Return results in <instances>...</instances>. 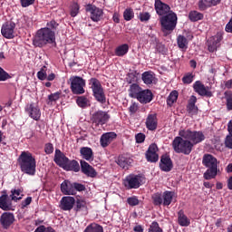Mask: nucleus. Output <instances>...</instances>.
<instances>
[{"instance_id":"obj_28","label":"nucleus","mask_w":232,"mask_h":232,"mask_svg":"<svg viewBox=\"0 0 232 232\" xmlns=\"http://www.w3.org/2000/svg\"><path fill=\"white\" fill-rule=\"evenodd\" d=\"M221 1L222 0H199L198 3V10L204 12L208 10V8L218 6V5H220Z\"/></svg>"},{"instance_id":"obj_25","label":"nucleus","mask_w":232,"mask_h":232,"mask_svg":"<svg viewBox=\"0 0 232 232\" xmlns=\"http://www.w3.org/2000/svg\"><path fill=\"white\" fill-rule=\"evenodd\" d=\"M116 164H118V166L122 169H130V166L133 164V159H131L128 154H122L117 158Z\"/></svg>"},{"instance_id":"obj_44","label":"nucleus","mask_w":232,"mask_h":232,"mask_svg":"<svg viewBox=\"0 0 232 232\" xmlns=\"http://www.w3.org/2000/svg\"><path fill=\"white\" fill-rule=\"evenodd\" d=\"M224 97L227 101V103H226L227 110V111H232V91H226L224 92Z\"/></svg>"},{"instance_id":"obj_47","label":"nucleus","mask_w":232,"mask_h":232,"mask_svg":"<svg viewBox=\"0 0 232 232\" xmlns=\"http://www.w3.org/2000/svg\"><path fill=\"white\" fill-rule=\"evenodd\" d=\"M21 193H23V191H21V189H19V188L12 189L10 198H12V200H14V202H17L18 200H21L23 198V197H19V195H21Z\"/></svg>"},{"instance_id":"obj_54","label":"nucleus","mask_w":232,"mask_h":232,"mask_svg":"<svg viewBox=\"0 0 232 232\" xmlns=\"http://www.w3.org/2000/svg\"><path fill=\"white\" fill-rule=\"evenodd\" d=\"M148 232H162V228H160V226H159L157 221H154L150 226Z\"/></svg>"},{"instance_id":"obj_41","label":"nucleus","mask_w":232,"mask_h":232,"mask_svg":"<svg viewBox=\"0 0 232 232\" xmlns=\"http://www.w3.org/2000/svg\"><path fill=\"white\" fill-rule=\"evenodd\" d=\"M76 103L79 106V108H83V109L91 106L90 100H88V98H86L85 96H79L76 99Z\"/></svg>"},{"instance_id":"obj_63","label":"nucleus","mask_w":232,"mask_h":232,"mask_svg":"<svg viewBox=\"0 0 232 232\" xmlns=\"http://www.w3.org/2000/svg\"><path fill=\"white\" fill-rule=\"evenodd\" d=\"M32 204V197H27L23 202V208H26V206H30Z\"/></svg>"},{"instance_id":"obj_48","label":"nucleus","mask_w":232,"mask_h":232,"mask_svg":"<svg viewBox=\"0 0 232 232\" xmlns=\"http://www.w3.org/2000/svg\"><path fill=\"white\" fill-rule=\"evenodd\" d=\"M135 17V12L131 8H127L123 12V18L125 21H131Z\"/></svg>"},{"instance_id":"obj_27","label":"nucleus","mask_w":232,"mask_h":232,"mask_svg":"<svg viewBox=\"0 0 232 232\" xmlns=\"http://www.w3.org/2000/svg\"><path fill=\"white\" fill-rule=\"evenodd\" d=\"M69 160L70 159H68V157H66V155H64L61 150L56 149L53 161L55 164H57V166L63 169Z\"/></svg>"},{"instance_id":"obj_15","label":"nucleus","mask_w":232,"mask_h":232,"mask_svg":"<svg viewBox=\"0 0 232 232\" xmlns=\"http://www.w3.org/2000/svg\"><path fill=\"white\" fill-rule=\"evenodd\" d=\"M154 9L156 11V14L160 17H163L164 15H168V14H169V12H173L171 10V7L169 6V5L162 2V0H155Z\"/></svg>"},{"instance_id":"obj_16","label":"nucleus","mask_w":232,"mask_h":232,"mask_svg":"<svg viewBox=\"0 0 232 232\" xmlns=\"http://www.w3.org/2000/svg\"><path fill=\"white\" fill-rule=\"evenodd\" d=\"M14 222H15V215L12 212L5 211L0 216V224L3 229H10Z\"/></svg>"},{"instance_id":"obj_36","label":"nucleus","mask_w":232,"mask_h":232,"mask_svg":"<svg viewBox=\"0 0 232 232\" xmlns=\"http://www.w3.org/2000/svg\"><path fill=\"white\" fill-rule=\"evenodd\" d=\"M141 81H143L144 84L147 86L153 84V82H155V73L151 71L144 72L141 74Z\"/></svg>"},{"instance_id":"obj_51","label":"nucleus","mask_w":232,"mask_h":232,"mask_svg":"<svg viewBox=\"0 0 232 232\" xmlns=\"http://www.w3.org/2000/svg\"><path fill=\"white\" fill-rule=\"evenodd\" d=\"M79 10H81V6L79 5V4L73 2L71 5V17H77Z\"/></svg>"},{"instance_id":"obj_49","label":"nucleus","mask_w":232,"mask_h":232,"mask_svg":"<svg viewBox=\"0 0 232 232\" xmlns=\"http://www.w3.org/2000/svg\"><path fill=\"white\" fill-rule=\"evenodd\" d=\"M195 79V74L193 72H187L183 77H182V82L183 84H191Z\"/></svg>"},{"instance_id":"obj_10","label":"nucleus","mask_w":232,"mask_h":232,"mask_svg":"<svg viewBox=\"0 0 232 232\" xmlns=\"http://www.w3.org/2000/svg\"><path fill=\"white\" fill-rule=\"evenodd\" d=\"M71 82V91L74 95H82L86 91V80L80 76H71L69 79Z\"/></svg>"},{"instance_id":"obj_31","label":"nucleus","mask_w":232,"mask_h":232,"mask_svg":"<svg viewBox=\"0 0 232 232\" xmlns=\"http://www.w3.org/2000/svg\"><path fill=\"white\" fill-rule=\"evenodd\" d=\"M80 154L84 160H87V162H92L94 159L93 150L90 147H82L80 149Z\"/></svg>"},{"instance_id":"obj_60","label":"nucleus","mask_w":232,"mask_h":232,"mask_svg":"<svg viewBox=\"0 0 232 232\" xmlns=\"http://www.w3.org/2000/svg\"><path fill=\"white\" fill-rule=\"evenodd\" d=\"M135 139H136V142L138 144H142V142H144V140H146V135L144 133H138L135 136Z\"/></svg>"},{"instance_id":"obj_32","label":"nucleus","mask_w":232,"mask_h":232,"mask_svg":"<svg viewBox=\"0 0 232 232\" xmlns=\"http://www.w3.org/2000/svg\"><path fill=\"white\" fill-rule=\"evenodd\" d=\"M65 171H74V173H79L81 171V165H79V161L75 160H68V162L63 168Z\"/></svg>"},{"instance_id":"obj_9","label":"nucleus","mask_w":232,"mask_h":232,"mask_svg":"<svg viewBox=\"0 0 232 232\" xmlns=\"http://www.w3.org/2000/svg\"><path fill=\"white\" fill-rule=\"evenodd\" d=\"M175 197V192L173 191H164L163 193H154L152 195V202L154 206H170L171 202H173V198Z\"/></svg>"},{"instance_id":"obj_39","label":"nucleus","mask_w":232,"mask_h":232,"mask_svg":"<svg viewBox=\"0 0 232 232\" xmlns=\"http://www.w3.org/2000/svg\"><path fill=\"white\" fill-rule=\"evenodd\" d=\"M177 44L179 50H188V45L189 44V42L188 41V38L182 34H179L177 37Z\"/></svg>"},{"instance_id":"obj_37","label":"nucleus","mask_w":232,"mask_h":232,"mask_svg":"<svg viewBox=\"0 0 232 232\" xmlns=\"http://www.w3.org/2000/svg\"><path fill=\"white\" fill-rule=\"evenodd\" d=\"M178 223L182 227H188V226H189V224H191V221H189V218H188V216H186L184 214V211L180 210L178 213Z\"/></svg>"},{"instance_id":"obj_2","label":"nucleus","mask_w":232,"mask_h":232,"mask_svg":"<svg viewBox=\"0 0 232 232\" xmlns=\"http://www.w3.org/2000/svg\"><path fill=\"white\" fill-rule=\"evenodd\" d=\"M17 162L22 173L31 177L35 175L37 161L30 151H22L17 159Z\"/></svg>"},{"instance_id":"obj_53","label":"nucleus","mask_w":232,"mask_h":232,"mask_svg":"<svg viewBox=\"0 0 232 232\" xmlns=\"http://www.w3.org/2000/svg\"><path fill=\"white\" fill-rule=\"evenodd\" d=\"M8 79H12V76L3 67H0V82L8 81Z\"/></svg>"},{"instance_id":"obj_34","label":"nucleus","mask_w":232,"mask_h":232,"mask_svg":"<svg viewBox=\"0 0 232 232\" xmlns=\"http://www.w3.org/2000/svg\"><path fill=\"white\" fill-rule=\"evenodd\" d=\"M142 90V87L138 83H132L129 88V96L131 97V99H137L139 95H140Z\"/></svg>"},{"instance_id":"obj_11","label":"nucleus","mask_w":232,"mask_h":232,"mask_svg":"<svg viewBox=\"0 0 232 232\" xmlns=\"http://www.w3.org/2000/svg\"><path fill=\"white\" fill-rule=\"evenodd\" d=\"M85 12L90 14V19L93 23H99L104 19V11L95 5L88 4L85 6Z\"/></svg>"},{"instance_id":"obj_12","label":"nucleus","mask_w":232,"mask_h":232,"mask_svg":"<svg viewBox=\"0 0 232 232\" xmlns=\"http://www.w3.org/2000/svg\"><path fill=\"white\" fill-rule=\"evenodd\" d=\"M92 126H103L110 121V114L103 111H98L94 112L91 118Z\"/></svg>"},{"instance_id":"obj_6","label":"nucleus","mask_w":232,"mask_h":232,"mask_svg":"<svg viewBox=\"0 0 232 232\" xmlns=\"http://www.w3.org/2000/svg\"><path fill=\"white\" fill-rule=\"evenodd\" d=\"M89 86L92 89L94 99L98 102H101V104H105L106 93H104V88L102 87L101 81L97 78H91L89 80Z\"/></svg>"},{"instance_id":"obj_8","label":"nucleus","mask_w":232,"mask_h":232,"mask_svg":"<svg viewBox=\"0 0 232 232\" xmlns=\"http://www.w3.org/2000/svg\"><path fill=\"white\" fill-rule=\"evenodd\" d=\"M146 182V177L142 174H130L123 179V186L126 189H139Z\"/></svg>"},{"instance_id":"obj_45","label":"nucleus","mask_w":232,"mask_h":232,"mask_svg":"<svg viewBox=\"0 0 232 232\" xmlns=\"http://www.w3.org/2000/svg\"><path fill=\"white\" fill-rule=\"evenodd\" d=\"M62 92H56L54 93H51L48 95V102L47 104H53V102H57L59 99H61Z\"/></svg>"},{"instance_id":"obj_7","label":"nucleus","mask_w":232,"mask_h":232,"mask_svg":"<svg viewBox=\"0 0 232 232\" xmlns=\"http://www.w3.org/2000/svg\"><path fill=\"white\" fill-rule=\"evenodd\" d=\"M179 137H182L183 139H187L191 141L193 147L197 144H200V142H203V140H206V136L204 135V132L200 130H191L189 129L180 130L179 131Z\"/></svg>"},{"instance_id":"obj_1","label":"nucleus","mask_w":232,"mask_h":232,"mask_svg":"<svg viewBox=\"0 0 232 232\" xmlns=\"http://www.w3.org/2000/svg\"><path fill=\"white\" fill-rule=\"evenodd\" d=\"M46 44H57L55 42V31L50 28H41L33 37V45L35 48H44Z\"/></svg>"},{"instance_id":"obj_46","label":"nucleus","mask_w":232,"mask_h":232,"mask_svg":"<svg viewBox=\"0 0 232 232\" xmlns=\"http://www.w3.org/2000/svg\"><path fill=\"white\" fill-rule=\"evenodd\" d=\"M84 209H86V201H84V199H77L74 211H76V213H79V211H84Z\"/></svg>"},{"instance_id":"obj_19","label":"nucleus","mask_w":232,"mask_h":232,"mask_svg":"<svg viewBox=\"0 0 232 232\" xmlns=\"http://www.w3.org/2000/svg\"><path fill=\"white\" fill-rule=\"evenodd\" d=\"M15 30V23L6 22L2 25L1 34L5 39H14L15 35L14 31Z\"/></svg>"},{"instance_id":"obj_13","label":"nucleus","mask_w":232,"mask_h":232,"mask_svg":"<svg viewBox=\"0 0 232 232\" xmlns=\"http://www.w3.org/2000/svg\"><path fill=\"white\" fill-rule=\"evenodd\" d=\"M2 193V196H0V209H3V211H15V208L12 204L14 199L6 194V190H4Z\"/></svg>"},{"instance_id":"obj_23","label":"nucleus","mask_w":232,"mask_h":232,"mask_svg":"<svg viewBox=\"0 0 232 232\" xmlns=\"http://www.w3.org/2000/svg\"><path fill=\"white\" fill-rule=\"evenodd\" d=\"M153 92L150 89H143L136 98L140 104H150L154 99Z\"/></svg>"},{"instance_id":"obj_17","label":"nucleus","mask_w":232,"mask_h":232,"mask_svg":"<svg viewBox=\"0 0 232 232\" xmlns=\"http://www.w3.org/2000/svg\"><path fill=\"white\" fill-rule=\"evenodd\" d=\"M222 39H224V37L221 33H218L216 35L210 37L208 40V52L211 53H213V52H217V49L220 46V43H222Z\"/></svg>"},{"instance_id":"obj_29","label":"nucleus","mask_w":232,"mask_h":232,"mask_svg":"<svg viewBox=\"0 0 232 232\" xmlns=\"http://www.w3.org/2000/svg\"><path fill=\"white\" fill-rule=\"evenodd\" d=\"M146 128L150 131H155L159 126V120L157 119V114H149L146 119Z\"/></svg>"},{"instance_id":"obj_21","label":"nucleus","mask_w":232,"mask_h":232,"mask_svg":"<svg viewBox=\"0 0 232 232\" xmlns=\"http://www.w3.org/2000/svg\"><path fill=\"white\" fill-rule=\"evenodd\" d=\"M157 151H159V147L156 143H152L149 146L145 154L148 162H159V154Z\"/></svg>"},{"instance_id":"obj_18","label":"nucleus","mask_w":232,"mask_h":232,"mask_svg":"<svg viewBox=\"0 0 232 232\" xmlns=\"http://www.w3.org/2000/svg\"><path fill=\"white\" fill-rule=\"evenodd\" d=\"M193 89L196 93H198L201 97H213V92L210 91L209 87H205L200 81H197L193 84Z\"/></svg>"},{"instance_id":"obj_59","label":"nucleus","mask_w":232,"mask_h":232,"mask_svg":"<svg viewBox=\"0 0 232 232\" xmlns=\"http://www.w3.org/2000/svg\"><path fill=\"white\" fill-rule=\"evenodd\" d=\"M225 146L228 150H232V134H228L225 139Z\"/></svg>"},{"instance_id":"obj_35","label":"nucleus","mask_w":232,"mask_h":232,"mask_svg":"<svg viewBox=\"0 0 232 232\" xmlns=\"http://www.w3.org/2000/svg\"><path fill=\"white\" fill-rule=\"evenodd\" d=\"M149 37H151V39H154V41L156 43V52H158V53H161V55L168 54V49H167L166 45L164 44L159 42V40L157 39V36H155V34H149Z\"/></svg>"},{"instance_id":"obj_52","label":"nucleus","mask_w":232,"mask_h":232,"mask_svg":"<svg viewBox=\"0 0 232 232\" xmlns=\"http://www.w3.org/2000/svg\"><path fill=\"white\" fill-rule=\"evenodd\" d=\"M127 203L129 204V206L135 207L139 206L140 201L139 200V198H137V196H132L127 198Z\"/></svg>"},{"instance_id":"obj_61","label":"nucleus","mask_w":232,"mask_h":232,"mask_svg":"<svg viewBox=\"0 0 232 232\" xmlns=\"http://www.w3.org/2000/svg\"><path fill=\"white\" fill-rule=\"evenodd\" d=\"M34 3H35V0H21V5L23 8H26L31 5H34Z\"/></svg>"},{"instance_id":"obj_20","label":"nucleus","mask_w":232,"mask_h":232,"mask_svg":"<svg viewBox=\"0 0 232 232\" xmlns=\"http://www.w3.org/2000/svg\"><path fill=\"white\" fill-rule=\"evenodd\" d=\"M160 169L161 171H165V173H169V171L173 169V160H171V158L169 157V155L163 154L160 157Z\"/></svg>"},{"instance_id":"obj_58","label":"nucleus","mask_w":232,"mask_h":232,"mask_svg":"<svg viewBox=\"0 0 232 232\" xmlns=\"http://www.w3.org/2000/svg\"><path fill=\"white\" fill-rule=\"evenodd\" d=\"M44 152L46 155H52V153H53V144L46 143L44 145Z\"/></svg>"},{"instance_id":"obj_43","label":"nucleus","mask_w":232,"mask_h":232,"mask_svg":"<svg viewBox=\"0 0 232 232\" xmlns=\"http://www.w3.org/2000/svg\"><path fill=\"white\" fill-rule=\"evenodd\" d=\"M177 99H179V92L172 91L167 98L168 106H173L177 102Z\"/></svg>"},{"instance_id":"obj_57","label":"nucleus","mask_w":232,"mask_h":232,"mask_svg":"<svg viewBox=\"0 0 232 232\" xmlns=\"http://www.w3.org/2000/svg\"><path fill=\"white\" fill-rule=\"evenodd\" d=\"M46 26L47 27L44 28H49V30H53V32H55V30H57V26H59V24H57L55 20H52L49 23H47Z\"/></svg>"},{"instance_id":"obj_30","label":"nucleus","mask_w":232,"mask_h":232,"mask_svg":"<svg viewBox=\"0 0 232 232\" xmlns=\"http://www.w3.org/2000/svg\"><path fill=\"white\" fill-rule=\"evenodd\" d=\"M195 104H197V97L192 95L187 105V111L191 117L198 113V107H197Z\"/></svg>"},{"instance_id":"obj_50","label":"nucleus","mask_w":232,"mask_h":232,"mask_svg":"<svg viewBox=\"0 0 232 232\" xmlns=\"http://www.w3.org/2000/svg\"><path fill=\"white\" fill-rule=\"evenodd\" d=\"M72 189H73V195H77V191H85L86 186L82 185V183L79 182H72Z\"/></svg>"},{"instance_id":"obj_4","label":"nucleus","mask_w":232,"mask_h":232,"mask_svg":"<svg viewBox=\"0 0 232 232\" xmlns=\"http://www.w3.org/2000/svg\"><path fill=\"white\" fill-rule=\"evenodd\" d=\"M202 164L205 168H208L204 173V179L206 180L215 179V177H217V173H218V160L211 154H204Z\"/></svg>"},{"instance_id":"obj_33","label":"nucleus","mask_w":232,"mask_h":232,"mask_svg":"<svg viewBox=\"0 0 232 232\" xmlns=\"http://www.w3.org/2000/svg\"><path fill=\"white\" fill-rule=\"evenodd\" d=\"M60 188L63 195H73V182L65 179Z\"/></svg>"},{"instance_id":"obj_24","label":"nucleus","mask_w":232,"mask_h":232,"mask_svg":"<svg viewBox=\"0 0 232 232\" xmlns=\"http://www.w3.org/2000/svg\"><path fill=\"white\" fill-rule=\"evenodd\" d=\"M117 139V133L111 131L103 133L100 138V144L102 148H108L111 142Z\"/></svg>"},{"instance_id":"obj_64","label":"nucleus","mask_w":232,"mask_h":232,"mask_svg":"<svg viewBox=\"0 0 232 232\" xmlns=\"http://www.w3.org/2000/svg\"><path fill=\"white\" fill-rule=\"evenodd\" d=\"M139 75V72H130V74H129V77H130V82H137V76Z\"/></svg>"},{"instance_id":"obj_5","label":"nucleus","mask_w":232,"mask_h":232,"mask_svg":"<svg viewBox=\"0 0 232 232\" xmlns=\"http://www.w3.org/2000/svg\"><path fill=\"white\" fill-rule=\"evenodd\" d=\"M172 148L176 153L189 155L193 151V143L182 136H178L172 141Z\"/></svg>"},{"instance_id":"obj_42","label":"nucleus","mask_w":232,"mask_h":232,"mask_svg":"<svg viewBox=\"0 0 232 232\" xmlns=\"http://www.w3.org/2000/svg\"><path fill=\"white\" fill-rule=\"evenodd\" d=\"M83 232H104V228H102V226L95 223H92L89 225Z\"/></svg>"},{"instance_id":"obj_40","label":"nucleus","mask_w":232,"mask_h":232,"mask_svg":"<svg viewBox=\"0 0 232 232\" xmlns=\"http://www.w3.org/2000/svg\"><path fill=\"white\" fill-rule=\"evenodd\" d=\"M188 19L192 23H197V21H202V19H204V14L198 11H190L188 14Z\"/></svg>"},{"instance_id":"obj_22","label":"nucleus","mask_w":232,"mask_h":232,"mask_svg":"<svg viewBox=\"0 0 232 232\" xmlns=\"http://www.w3.org/2000/svg\"><path fill=\"white\" fill-rule=\"evenodd\" d=\"M81 171L83 173V175H86V177H90L91 179H95L97 177V170L90 163L86 162L85 160H81Z\"/></svg>"},{"instance_id":"obj_62","label":"nucleus","mask_w":232,"mask_h":232,"mask_svg":"<svg viewBox=\"0 0 232 232\" xmlns=\"http://www.w3.org/2000/svg\"><path fill=\"white\" fill-rule=\"evenodd\" d=\"M139 111V105L137 103H132L130 107H129V111L130 113L133 114V113H137V111Z\"/></svg>"},{"instance_id":"obj_26","label":"nucleus","mask_w":232,"mask_h":232,"mask_svg":"<svg viewBox=\"0 0 232 232\" xmlns=\"http://www.w3.org/2000/svg\"><path fill=\"white\" fill-rule=\"evenodd\" d=\"M75 206V198L66 196L63 197L61 199V209L63 211H72Z\"/></svg>"},{"instance_id":"obj_38","label":"nucleus","mask_w":232,"mask_h":232,"mask_svg":"<svg viewBox=\"0 0 232 232\" xmlns=\"http://www.w3.org/2000/svg\"><path fill=\"white\" fill-rule=\"evenodd\" d=\"M128 52H130V45H128V44H123L116 47L114 53L117 57H124Z\"/></svg>"},{"instance_id":"obj_3","label":"nucleus","mask_w":232,"mask_h":232,"mask_svg":"<svg viewBox=\"0 0 232 232\" xmlns=\"http://www.w3.org/2000/svg\"><path fill=\"white\" fill-rule=\"evenodd\" d=\"M178 21L179 17L177 16V13L173 11L160 17L161 32L164 37H168V35H171V34H173V30L177 28Z\"/></svg>"},{"instance_id":"obj_55","label":"nucleus","mask_w":232,"mask_h":232,"mask_svg":"<svg viewBox=\"0 0 232 232\" xmlns=\"http://www.w3.org/2000/svg\"><path fill=\"white\" fill-rule=\"evenodd\" d=\"M139 19L141 23H146V21H150V19H151V14L148 12L140 13Z\"/></svg>"},{"instance_id":"obj_56","label":"nucleus","mask_w":232,"mask_h":232,"mask_svg":"<svg viewBox=\"0 0 232 232\" xmlns=\"http://www.w3.org/2000/svg\"><path fill=\"white\" fill-rule=\"evenodd\" d=\"M47 77V74H46V66H44L41 68V70L37 72V78L40 80V81H45Z\"/></svg>"},{"instance_id":"obj_14","label":"nucleus","mask_w":232,"mask_h":232,"mask_svg":"<svg viewBox=\"0 0 232 232\" xmlns=\"http://www.w3.org/2000/svg\"><path fill=\"white\" fill-rule=\"evenodd\" d=\"M25 112L27 115L33 119L34 121H40L41 119V109H39V105L35 102L28 103L25 108Z\"/></svg>"}]
</instances>
